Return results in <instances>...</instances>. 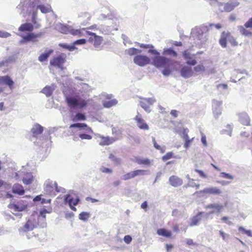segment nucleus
I'll use <instances>...</instances> for the list:
<instances>
[{
    "mask_svg": "<svg viewBox=\"0 0 252 252\" xmlns=\"http://www.w3.org/2000/svg\"><path fill=\"white\" fill-rule=\"evenodd\" d=\"M53 90L54 89L52 87L47 86L43 89L42 92L47 96H50L52 95Z\"/></svg>",
    "mask_w": 252,
    "mask_h": 252,
    "instance_id": "f704fd0d",
    "label": "nucleus"
},
{
    "mask_svg": "<svg viewBox=\"0 0 252 252\" xmlns=\"http://www.w3.org/2000/svg\"><path fill=\"white\" fill-rule=\"evenodd\" d=\"M194 70L196 72H201L205 70V67L202 64H198L194 67Z\"/></svg>",
    "mask_w": 252,
    "mask_h": 252,
    "instance_id": "49530a36",
    "label": "nucleus"
},
{
    "mask_svg": "<svg viewBox=\"0 0 252 252\" xmlns=\"http://www.w3.org/2000/svg\"><path fill=\"white\" fill-rule=\"evenodd\" d=\"M239 120L241 123L245 126L250 125V119L248 115L246 113H241L239 115Z\"/></svg>",
    "mask_w": 252,
    "mask_h": 252,
    "instance_id": "a878e982",
    "label": "nucleus"
},
{
    "mask_svg": "<svg viewBox=\"0 0 252 252\" xmlns=\"http://www.w3.org/2000/svg\"><path fill=\"white\" fill-rule=\"evenodd\" d=\"M140 104L146 111L149 112L150 111V106L152 104L150 99H143L140 102Z\"/></svg>",
    "mask_w": 252,
    "mask_h": 252,
    "instance_id": "5701e85b",
    "label": "nucleus"
},
{
    "mask_svg": "<svg viewBox=\"0 0 252 252\" xmlns=\"http://www.w3.org/2000/svg\"><path fill=\"white\" fill-rule=\"evenodd\" d=\"M135 161L138 164H143L145 165H150L151 163V162L150 159L148 158H144L142 159L140 158H136L135 159Z\"/></svg>",
    "mask_w": 252,
    "mask_h": 252,
    "instance_id": "72a5a7b5",
    "label": "nucleus"
},
{
    "mask_svg": "<svg viewBox=\"0 0 252 252\" xmlns=\"http://www.w3.org/2000/svg\"><path fill=\"white\" fill-rule=\"evenodd\" d=\"M227 40L232 46H237L238 45L236 38L231 35L230 32L223 31L221 32L219 39V43L222 48L227 47Z\"/></svg>",
    "mask_w": 252,
    "mask_h": 252,
    "instance_id": "20e7f679",
    "label": "nucleus"
},
{
    "mask_svg": "<svg viewBox=\"0 0 252 252\" xmlns=\"http://www.w3.org/2000/svg\"><path fill=\"white\" fill-rule=\"evenodd\" d=\"M18 59V54H14L3 60L5 67L8 66L10 64L13 63Z\"/></svg>",
    "mask_w": 252,
    "mask_h": 252,
    "instance_id": "393cba45",
    "label": "nucleus"
},
{
    "mask_svg": "<svg viewBox=\"0 0 252 252\" xmlns=\"http://www.w3.org/2000/svg\"><path fill=\"white\" fill-rule=\"evenodd\" d=\"M65 102L67 106L70 108H83L87 105V101L82 99L79 96H67L65 97Z\"/></svg>",
    "mask_w": 252,
    "mask_h": 252,
    "instance_id": "7ed1b4c3",
    "label": "nucleus"
},
{
    "mask_svg": "<svg viewBox=\"0 0 252 252\" xmlns=\"http://www.w3.org/2000/svg\"><path fill=\"white\" fill-rule=\"evenodd\" d=\"M196 63V60L192 56L191 59H188L187 61V63L189 65H194Z\"/></svg>",
    "mask_w": 252,
    "mask_h": 252,
    "instance_id": "864d4df0",
    "label": "nucleus"
},
{
    "mask_svg": "<svg viewBox=\"0 0 252 252\" xmlns=\"http://www.w3.org/2000/svg\"><path fill=\"white\" fill-rule=\"evenodd\" d=\"M152 141L154 144V147L160 151L161 153H163L165 151V147H161L158 145L156 140V138L154 137H152Z\"/></svg>",
    "mask_w": 252,
    "mask_h": 252,
    "instance_id": "c9c22d12",
    "label": "nucleus"
},
{
    "mask_svg": "<svg viewBox=\"0 0 252 252\" xmlns=\"http://www.w3.org/2000/svg\"><path fill=\"white\" fill-rule=\"evenodd\" d=\"M22 1L17 7V9H20V14L26 17L27 14H30L32 12L31 0H22Z\"/></svg>",
    "mask_w": 252,
    "mask_h": 252,
    "instance_id": "0eeeda50",
    "label": "nucleus"
},
{
    "mask_svg": "<svg viewBox=\"0 0 252 252\" xmlns=\"http://www.w3.org/2000/svg\"><path fill=\"white\" fill-rule=\"evenodd\" d=\"M219 233H220V235L222 237L223 240H225L226 239V238L229 237V235L225 233L222 230H220Z\"/></svg>",
    "mask_w": 252,
    "mask_h": 252,
    "instance_id": "680f3d73",
    "label": "nucleus"
},
{
    "mask_svg": "<svg viewBox=\"0 0 252 252\" xmlns=\"http://www.w3.org/2000/svg\"><path fill=\"white\" fill-rule=\"evenodd\" d=\"M238 5V3L233 4L231 3H227L224 7L225 11L229 12L232 10L234 7Z\"/></svg>",
    "mask_w": 252,
    "mask_h": 252,
    "instance_id": "ea45409f",
    "label": "nucleus"
},
{
    "mask_svg": "<svg viewBox=\"0 0 252 252\" xmlns=\"http://www.w3.org/2000/svg\"><path fill=\"white\" fill-rule=\"evenodd\" d=\"M86 119V117L85 115L83 114L78 113L76 114L74 118L73 119V121H74L75 120L77 121H80L83 120L84 121Z\"/></svg>",
    "mask_w": 252,
    "mask_h": 252,
    "instance_id": "c03bdc74",
    "label": "nucleus"
},
{
    "mask_svg": "<svg viewBox=\"0 0 252 252\" xmlns=\"http://www.w3.org/2000/svg\"><path fill=\"white\" fill-rule=\"evenodd\" d=\"M178 112L176 110H172L171 111V115L174 118H176L178 116Z\"/></svg>",
    "mask_w": 252,
    "mask_h": 252,
    "instance_id": "774afa93",
    "label": "nucleus"
},
{
    "mask_svg": "<svg viewBox=\"0 0 252 252\" xmlns=\"http://www.w3.org/2000/svg\"><path fill=\"white\" fill-rule=\"evenodd\" d=\"M80 17L81 18H87V19L88 20H90L91 18V14L88 12H84L83 13H81V14L80 16Z\"/></svg>",
    "mask_w": 252,
    "mask_h": 252,
    "instance_id": "4d7b16f0",
    "label": "nucleus"
},
{
    "mask_svg": "<svg viewBox=\"0 0 252 252\" xmlns=\"http://www.w3.org/2000/svg\"><path fill=\"white\" fill-rule=\"evenodd\" d=\"M174 154L173 152H168L165 155L162 157L161 159L163 161H166L167 160L174 158Z\"/></svg>",
    "mask_w": 252,
    "mask_h": 252,
    "instance_id": "79ce46f5",
    "label": "nucleus"
},
{
    "mask_svg": "<svg viewBox=\"0 0 252 252\" xmlns=\"http://www.w3.org/2000/svg\"><path fill=\"white\" fill-rule=\"evenodd\" d=\"M194 171L198 173L200 177L203 178H207V175L204 172L203 170L195 169Z\"/></svg>",
    "mask_w": 252,
    "mask_h": 252,
    "instance_id": "09e8293b",
    "label": "nucleus"
},
{
    "mask_svg": "<svg viewBox=\"0 0 252 252\" xmlns=\"http://www.w3.org/2000/svg\"><path fill=\"white\" fill-rule=\"evenodd\" d=\"M163 54L165 55H169L175 57L177 56V53L171 48L164 49Z\"/></svg>",
    "mask_w": 252,
    "mask_h": 252,
    "instance_id": "e433bc0d",
    "label": "nucleus"
},
{
    "mask_svg": "<svg viewBox=\"0 0 252 252\" xmlns=\"http://www.w3.org/2000/svg\"><path fill=\"white\" fill-rule=\"evenodd\" d=\"M139 46L143 48H154V46L152 44H140Z\"/></svg>",
    "mask_w": 252,
    "mask_h": 252,
    "instance_id": "0e129e2a",
    "label": "nucleus"
},
{
    "mask_svg": "<svg viewBox=\"0 0 252 252\" xmlns=\"http://www.w3.org/2000/svg\"><path fill=\"white\" fill-rule=\"evenodd\" d=\"M40 27V25L39 24H38L35 21H34V19L32 18V30H33V28L35 27V28H38Z\"/></svg>",
    "mask_w": 252,
    "mask_h": 252,
    "instance_id": "338daca9",
    "label": "nucleus"
},
{
    "mask_svg": "<svg viewBox=\"0 0 252 252\" xmlns=\"http://www.w3.org/2000/svg\"><path fill=\"white\" fill-rule=\"evenodd\" d=\"M19 32L17 35L22 37L20 44H24L32 41V24L26 23L22 24L18 28Z\"/></svg>",
    "mask_w": 252,
    "mask_h": 252,
    "instance_id": "f03ea898",
    "label": "nucleus"
},
{
    "mask_svg": "<svg viewBox=\"0 0 252 252\" xmlns=\"http://www.w3.org/2000/svg\"><path fill=\"white\" fill-rule=\"evenodd\" d=\"M124 240L126 244H129L132 241V238L130 235H126L124 238Z\"/></svg>",
    "mask_w": 252,
    "mask_h": 252,
    "instance_id": "052dcab7",
    "label": "nucleus"
},
{
    "mask_svg": "<svg viewBox=\"0 0 252 252\" xmlns=\"http://www.w3.org/2000/svg\"><path fill=\"white\" fill-rule=\"evenodd\" d=\"M12 192L19 195H23L25 192V190L22 185L19 184H15L13 186Z\"/></svg>",
    "mask_w": 252,
    "mask_h": 252,
    "instance_id": "bb28decb",
    "label": "nucleus"
},
{
    "mask_svg": "<svg viewBox=\"0 0 252 252\" xmlns=\"http://www.w3.org/2000/svg\"><path fill=\"white\" fill-rule=\"evenodd\" d=\"M23 182L26 185H29L32 183V178L31 177L29 178L28 179L26 178H23Z\"/></svg>",
    "mask_w": 252,
    "mask_h": 252,
    "instance_id": "e2e57ef3",
    "label": "nucleus"
},
{
    "mask_svg": "<svg viewBox=\"0 0 252 252\" xmlns=\"http://www.w3.org/2000/svg\"><path fill=\"white\" fill-rule=\"evenodd\" d=\"M170 185L175 188L181 186L183 184V180L176 175H172L169 178Z\"/></svg>",
    "mask_w": 252,
    "mask_h": 252,
    "instance_id": "2eb2a0df",
    "label": "nucleus"
},
{
    "mask_svg": "<svg viewBox=\"0 0 252 252\" xmlns=\"http://www.w3.org/2000/svg\"><path fill=\"white\" fill-rule=\"evenodd\" d=\"M238 29L242 35L246 36H252V32L247 30V28H246L245 26H240L238 27Z\"/></svg>",
    "mask_w": 252,
    "mask_h": 252,
    "instance_id": "7c9ffc66",
    "label": "nucleus"
},
{
    "mask_svg": "<svg viewBox=\"0 0 252 252\" xmlns=\"http://www.w3.org/2000/svg\"><path fill=\"white\" fill-rule=\"evenodd\" d=\"M181 74L184 78H189L193 74V71L191 67L184 66L181 70Z\"/></svg>",
    "mask_w": 252,
    "mask_h": 252,
    "instance_id": "4be33fe9",
    "label": "nucleus"
},
{
    "mask_svg": "<svg viewBox=\"0 0 252 252\" xmlns=\"http://www.w3.org/2000/svg\"><path fill=\"white\" fill-rule=\"evenodd\" d=\"M201 218L198 215L194 217L192 220L191 221L189 224L190 226H193L194 225H196L198 224L199 222L200 221Z\"/></svg>",
    "mask_w": 252,
    "mask_h": 252,
    "instance_id": "a19ab883",
    "label": "nucleus"
},
{
    "mask_svg": "<svg viewBox=\"0 0 252 252\" xmlns=\"http://www.w3.org/2000/svg\"><path fill=\"white\" fill-rule=\"evenodd\" d=\"M220 175H221V177H222L224 178L229 179H233V177L231 175L229 174L228 173H226L225 172H222L220 173Z\"/></svg>",
    "mask_w": 252,
    "mask_h": 252,
    "instance_id": "13d9d810",
    "label": "nucleus"
},
{
    "mask_svg": "<svg viewBox=\"0 0 252 252\" xmlns=\"http://www.w3.org/2000/svg\"><path fill=\"white\" fill-rule=\"evenodd\" d=\"M147 171L143 169H137L128 172L123 176L122 179L125 181L129 180L139 175H145Z\"/></svg>",
    "mask_w": 252,
    "mask_h": 252,
    "instance_id": "6e6552de",
    "label": "nucleus"
},
{
    "mask_svg": "<svg viewBox=\"0 0 252 252\" xmlns=\"http://www.w3.org/2000/svg\"><path fill=\"white\" fill-rule=\"evenodd\" d=\"M7 85L11 90L14 85V82L8 75L0 76V85Z\"/></svg>",
    "mask_w": 252,
    "mask_h": 252,
    "instance_id": "a211bd4d",
    "label": "nucleus"
},
{
    "mask_svg": "<svg viewBox=\"0 0 252 252\" xmlns=\"http://www.w3.org/2000/svg\"><path fill=\"white\" fill-rule=\"evenodd\" d=\"M87 35L91 36L89 39V41L93 43L95 47L99 46L102 43V38L99 36L96 35L94 33L92 32H87Z\"/></svg>",
    "mask_w": 252,
    "mask_h": 252,
    "instance_id": "f8f14e48",
    "label": "nucleus"
},
{
    "mask_svg": "<svg viewBox=\"0 0 252 252\" xmlns=\"http://www.w3.org/2000/svg\"><path fill=\"white\" fill-rule=\"evenodd\" d=\"M99 138L100 139V141L99 143V144L101 146H106L110 145L114 143L116 140V139L108 136L105 137L100 136H99Z\"/></svg>",
    "mask_w": 252,
    "mask_h": 252,
    "instance_id": "6ab92c4d",
    "label": "nucleus"
},
{
    "mask_svg": "<svg viewBox=\"0 0 252 252\" xmlns=\"http://www.w3.org/2000/svg\"><path fill=\"white\" fill-rule=\"evenodd\" d=\"M117 101L115 99L109 100L103 102V105L104 107L110 108L116 104Z\"/></svg>",
    "mask_w": 252,
    "mask_h": 252,
    "instance_id": "4c0bfd02",
    "label": "nucleus"
},
{
    "mask_svg": "<svg viewBox=\"0 0 252 252\" xmlns=\"http://www.w3.org/2000/svg\"><path fill=\"white\" fill-rule=\"evenodd\" d=\"M246 28L252 29V18H250L244 24Z\"/></svg>",
    "mask_w": 252,
    "mask_h": 252,
    "instance_id": "603ef678",
    "label": "nucleus"
},
{
    "mask_svg": "<svg viewBox=\"0 0 252 252\" xmlns=\"http://www.w3.org/2000/svg\"><path fill=\"white\" fill-rule=\"evenodd\" d=\"M33 204L35 205L44 204L50 203L51 199L50 198L43 197V194H40L36 196L33 199Z\"/></svg>",
    "mask_w": 252,
    "mask_h": 252,
    "instance_id": "4468645a",
    "label": "nucleus"
},
{
    "mask_svg": "<svg viewBox=\"0 0 252 252\" xmlns=\"http://www.w3.org/2000/svg\"><path fill=\"white\" fill-rule=\"evenodd\" d=\"M91 133L89 134H86V133H82L79 134V137L81 139H87V140H90L92 138V135L90 134Z\"/></svg>",
    "mask_w": 252,
    "mask_h": 252,
    "instance_id": "de8ad7c7",
    "label": "nucleus"
},
{
    "mask_svg": "<svg viewBox=\"0 0 252 252\" xmlns=\"http://www.w3.org/2000/svg\"><path fill=\"white\" fill-rule=\"evenodd\" d=\"M26 209V207L24 205L19 206L18 204H16V208H15V211L21 212L24 210Z\"/></svg>",
    "mask_w": 252,
    "mask_h": 252,
    "instance_id": "bf43d9fd",
    "label": "nucleus"
},
{
    "mask_svg": "<svg viewBox=\"0 0 252 252\" xmlns=\"http://www.w3.org/2000/svg\"><path fill=\"white\" fill-rule=\"evenodd\" d=\"M183 55L184 58L187 60H188V59H191V56L190 54L187 50L183 52Z\"/></svg>",
    "mask_w": 252,
    "mask_h": 252,
    "instance_id": "6e6d98bb",
    "label": "nucleus"
},
{
    "mask_svg": "<svg viewBox=\"0 0 252 252\" xmlns=\"http://www.w3.org/2000/svg\"><path fill=\"white\" fill-rule=\"evenodd\" d=\"M92 29L93 26L87 28H80L79 29H75L72 27L71 30L70 31V34L73 36L80 37L87 34V32H90L87 30V29Z\"/></svg>",
    "mask_w": 252,
    "mask_h": 252,
    "instance_id": "ddd939ff",
    "label": "nucleus"
},
{
    "mask_svg": "<svg viewBox=\"0 0 252 252\" xmlns=\"http://www.w3.org/2000/svg\"><path fill=\"white\" fill-rule=\"evenodd\" d=\"M150 48L148 52L156 55L153 58V65L158 68H163V70L162 71L163 75L164 76L169 75L171 72V67L173 63H177V62H173L168 58L159 56L158 52Z\"/></svg>",
    "mask_w": 252,
    "mask_h": 252,
    "instance_id": "f257e3e1",
    "label": "nucleus"
},
{
    "mask_svg": "<svg viewBox=\"0 0 252 252\" xmlns=\"http://www.w3.org/2000/svg\"><path fill=\"white\" fill-rule=\"evenodd\" d=\"M53 52V50H49L47 52L42 54L38 57V60L40 62H44L47 60L50 55Z\"/></svg>",
    "mask_w": 252,
    "mask_h": 252,
    "instance_id": "473e14b6",
    "label": "nucleus"
},
{
    "mask_svg": "<svg viewBox=\"0 0 252 252\" xmlns=\"http://www.w3.org/2000/svg\"><path fill=\"white\" fill-rule=\"evenodd\" d=\"M70 128H73V127H78V128H81L83 129H84L87 133H93V131L92 128L88 126L85 123H76L71 124L70 126Z\"/></svg>",
    "mask_w": 252,
    "mask_h": 252,
    "instance_id": "aec40b11",
    "label": "nucleus"
},
{
    "mask_svg": "<svg viewBox=\"0 0 252 252\" xmlns=\"http://www.w3.org/2000/svg\"><path fill=\"white\" fill-rule=\"evenodd\" d=\"M141 52V50H139L138 49L134 47L130 48L129 49L126 50L125 51L126 54L130 56L136 55L138 53H140Z\"/></svg>",
    "mask_w": 252,
    "mask_h": 252,
    "instance_id": "2f4dec72",
    "label": "nucleus"
},
{
    "mask_svg": "<svg viewBox=\"0 0 252 252\" xmlns=\"http://www.w3.org/2000/svg\"><path fill=\"white\" fill-rule=\"evenodd\" d=\"M100 171L103 172V173H111L112 172V170L111 169H110V168H106V167H103V166H102L100 168Z\"/></svg>",
    "mask_w": 252,
    "mask_h": 252,
    "instance_id": "5fc2aeb1",
    "label": "nucleus"
},
{
    "mask_svg": "<svg viewBox=\"0 0 252 252\" xmlns=\"http://www.w3.org/2000/svg\"><path fill=\"white\" fill-rule=\"evenodd\" d=\"M44 190L46 194L55 195V192H59L60 190L58 188L57 182L52 181H46L44 184Z\"/></svg>",
    "mask_w": 252,
    "mask_h": 252,
    "instance_id": "423d86ee",
    "label": "nucleus"
},
{
    "mask_svg": "<svg viewBox=\"0 0 252 252\" xmlns=\"http://www.w3.org/2000/svg\"><path fill=\"white\" fill-rule=\"evenodd\" d=\"M31 221L30 220H28L23 227L19 229L20 234L23 236H26L28 239H30L31 238Z\"/></svg>",
    "mask_w": 252,
    "mask_h": 252,
    "instance_id": "9d476101",
    "label": "nucleus"
},
{
    "mask_svg": "<svg viewBox=\"0 0 252 252\" xmlns=\"http://www.w3.org/2000/svg\"><path fill=\"white\" fill-rule=\"evenodd\" d=\"M138 127L141 129L148 130L149 126L140 115H137L134 118Z\"/></svg>",
    "mask_w": 252,
    "mask_h": 252,
    "instance_id": "f3484780",
    "label": "nucleus"
},
{
    "mask_svg": "<svg viewBox=\"0 0 252 252\" xmlns=\"http://www.w3.org/2000/svg\"><path fill=\"white\" fill-rule=\"evenodd\" d=\"M43 131V127L38 124H35L32 127V136H37Z\"/></svg>",
    "mask_w": 252,
    "mask_h": 252,
    "instance_id": "cd10ccee",
    "label": "nucleus"
},
{
    "mask_svg": "<svg viewBox=\"0 0 252 252\" xmlns=\"http://www.w3.org/2000/svg\"><path fill=\"white\" fill-rule=\"evenodd\" d=\"M184 139L185 140V143L184 144V148L187 149V148H188L189 146L190 143L193 140V138H192L191 139H189L188 135V134H186L184 136Z\"/></svg>",
    "mask_w": 252,
    "mask_h": 252,
    "instance_id": "37998d69",
    "label": "nucleus"
},
{
    "mask_svg": "<svg viewBox=\"0 0 252 252\" xmlns=\"http://www.w3.org/2000/svg\"><path fill=\"white\" fill-rule=\"evenodd\" d=\"M37 8L39 9L42 13L44 14L49 13L52 11L50 5H47V6L43 4L38 5Z\"/></svg>",
    "mask_w": 252,
    "mask_h": 252,
    "instance_id": "c756f323",
    "label": "nucleus"
},
{
    "mask_svg": "<svg viewBox=\"0 0 252 252\" xmlns=\"http://www.w3.org/2000/svg\"><path fill=\"white\" fill-rule=\"evenodd\" d=\"M90 217V214L89 213L83 212H81L79 215V218L80 220H82L83 221H87L89 218Z\"/></svg>",
    "mask_w": 252,
    "mask_h": 252,
    "instance_id": "58836bf2",
    "label": "nucleus"
},
{
    "mask_svg": "<svg viewBox=\"0 0 252 252\" xmlns=\"http://www.w3.org/2000/svg\"><path fill=\"white\" fill-rule=\"evenodd\" d=\"M86 43V40L85 39H80L75 40L73 42V45H82L85 44Z\"/></svg>",
    "mask_w": 252,
    "mask_h": 252,
    "instance_id": "8fccbe9b",
    "label": "nucleus"
},
{
    "mask_svg": "<svg viewBox=\"0 0 252 252\" xmlns=\"http://www.w3.org/2000/svg\"><path fill=\"white\" fill-rule=\"evenodd\" d=\"M157 233L158 235L163 236L166 238H171L172 235V233L171 231L163 228L158 229Z\"/></svg>",
    "mask_w": 252,
    "mask_h": 252,
    "instance_id": "b1692460",
    "label": "nucleus"
},
{
    "mask_svg": "<svg viewBox=\"0 0 252 252\" xmlns=\"http://www.w3.org/2000/svg\"><path fill=\"white\" fill-rule=\"evenodd\" d=\"M10 35V33L8 32L0 31V37L7 38L9 37Z\"/></svg>",
    "mask_w": 252,
    "mask_h": 252,
    "instance_id": "3c124183",
    "label": "nucleus"
},
{
    "mask_svg": "<svg viewBox=\"0 0 252 252\" xmlns=\"http://www.w3.org/2000/svg\"><path fill=\"white\" fill-rule=\"evenodd\" d=\"M65 203H68L70 209L73 211H76V208L74 207L77 205L80 200L79 198H73L69 194H66L64 199Z\"/></svg>",
    "mask_w": 252,
    "mask_h": 252,
    "instance_id": "9b49d317",
    "label": "nucleus"
},
{
    "mask_svg": "<svg viewBox=\"0 0 252 252\" xmlns=\"http://www.w3.org/2000/svg\"><path fill=\"white\" fill-rule=\"evenodd\" d=\"M200 193L204 194L219 195L221 194V191L216 187L206 188L200 190Z\"/></svg>",
    "mask_w": 252,
    "mask_h": 252,
    "instance_id": "dca6fc26",
    "label": "nucleus"
},
{
    "mask_svg": "<svg viewBox=\"0 0 252 252\" xmlns=\"http://www.w3.org/2000/svg\"><path fill=\"white\" fill-rule=\"evenodd\" d=\"M72 27L67 25L60 24L58 26V31L63 34H70Z\"/></svg>",
    "mask_w": 252,
    "mask_h": 252,
    "instance_id": "412c9836",
    "label": "nucleus"
},
{
    "mask_svg": "<svg viewBox=\"0 0 252 252\" xmlns=\"http://www.w3.org/2000/svg\"><path fill=\"white\" fill-rule=\"evenodd\" d=\"M51 212L50 211H47L45 209H43L40 211L39 215L38 216V218L42 217L44 220L46 218V214L50 213Z\"/></svg>",
    "mask_w": 252,
    "mask_h": 252,
    "instance_id": "a18cd8bd",
    "label": "nucleus"
},
{
    "mask_svg": "<svg viewBox=\"0 0 252 252\" xmlns=\"http://www.w3.org/2000/svg\"><path fill=\"white\" fill-rule=\"evenodd\" d=\"M66 56L65 54L61 53L54 56L50 61V64L55 67L63 70V64L66 62Z\"/></svg>",
    "mask_w": 252,
    "mask_h": 252,
    "instance_id": "39448f33",
    "label": "nucleus"
},
{
    "mask_svg": "<svg viewBox=\"0 0 252 252\" xmlns=\"http://www.w3.org/2000/svg\"><path fill=\"white\" fill-rule=\"evenodd\" d=\"M133 62L139 66H144L149 64L150 59L146 56L138 55L134 57Z\"/></svg>",
    "mask_w": 252,
    "mask_h": 252,
    "instance_id": "1a4fd4ad",
    "label": "nucleus"
},
{
    "mask_svg": "<svg viewBox=\"0 0 252 252\" xmlns=\"http://www.w3.org/2000/svg\"><path fill=\"white\" fill-rule=\"evenodd\" d=\"M223 208V206L222 205H220L219 204H210L206 206V209H213V211H212L210 212V214H213L215 213V212H220L221 210Z\"/></svg>",
    "mask_w": 252,
    "mask_h": 252,
    "instance_id": "c85d7f7f",
    "label": "nucleus"
},
{
    "mask_svg": "<svg viewBox=\"0 0 252 252\" xmlns=\"http://www.w3.org/2000/svg\"><path fill=\"white\" fill-rule=\"evenodd\" d=\"M193 179H191L189 181V183L190 184V186L192 187H195L196 189H198L200 187V185L194 183H193Z\"/></svg>",
    "mask_w": 252,
    "mask_h": 252,
    "instance_id": "69168bd1",
    "label": "nucleus"
}]
</instances>
